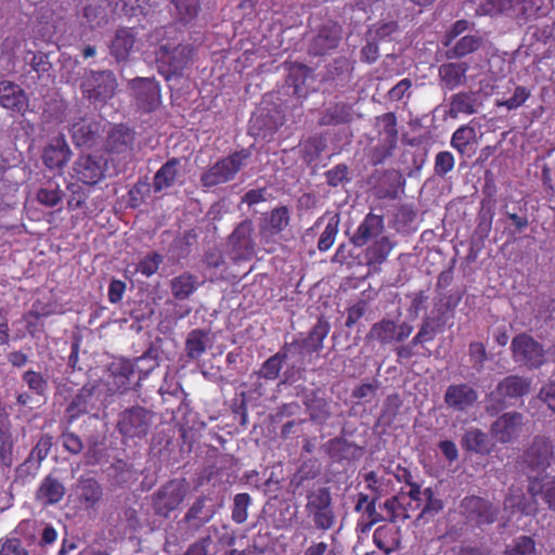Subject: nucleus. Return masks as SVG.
<instances>
[{"instance_id":"1","label":"nucleus","mask_w":555,"mask_h":555,"mask_svg":"<svg viewBox=\"0 0 555 555\" xmlns=\"http://www.w3.org/2000/svg\"><path fill=\"white\" fill-rule=\"evenodd\" d=\"M250 157L251 152L249 149H241L218 159L201 175L199 181L202 186L210 189L232 181Z\"/></svg>"},{"instance_id":"2","label":"nucleus","mask_w":555,"mask_h":555,"mask_svg":"<svg viewBox=\"0 0 555 555\" xmlns=\"http://www.w3.org/2000/svg\"><path fill=\"white\" fill-rule=\"evenodd\" d=\"M531 379L519 375H508L498 383L487 396L486 411L494 416L507 408L508 399H518L529 393Z\"/></svg>"},{"instance_id":"3","label":"nucleus","mask_w":555,"mask_h":555,"mask_svg":"<svg viewBox=\"0 0 555 555\" xmlns=\"http://www.w3.org/2000/svg\"><path fill=\"white\" fill-rule=\"evenodd\" d=\"M305 512L318 530L327 531L336 522L330 489L320 487L307 492Z\"/></svg>"},{"instance_id":"4","label":"nucleus","mask_w":555,"mask_h":555,"mask_svg":"<svg viewBox=\"0 0 555 555\" xmlns=\"http://www.w3.org/2000/svg\"><path fill=\"white\" fill-rule=\"evenodd\" d=\"M193 55V48L190 44H160L155 51V60L159 74L169 80L173 76H182L184 68Z\"/></svg>"},{"instance_id":"5","label":"nucleus","mask_w":555,"mask_h":555,"mask_svg":"<svg viewBox=\"0 0 555 555\" xmlns=\"http://www.w3.org/2000/svg\"><path fill=\"white\" fill-rule=\"evenodd\" d=\"M117 79L111 70L86 72L80 89L86 99L93 104H105L111 100L117 89Z\"/></svg>"},{"instance_id":"6","label":"nucleus","mask_w":555,"mask_h":555,"mask_svg":"<svg viewBox=\"0 0 555 555\" xmlns=\"http://www.w3.org/2000/svg\"><path fill=\"white\" fill-rule=\"evenodd\" d=\"M460 515L475 527L492 525L498 520L499 506L479 495H466L459 505Z\"/></svg>"},{"instance_id":"7","label":"nucleus","mask_w":555,"mask_h":555,"mask_svg":"<svg viewBox=\"0 0 555 555\" xmlns=\"http://www.w3.org/2000/svg\"><path fill=\"white\" fill-rule=\"evenodd\" d=\"M154 413L144 406L134 405L120 412L117 422L119 434L127 439H142L153 425Z\"/></svg>"},{"instance_id":"8","label":"nucleus","mask_w":555,"mask_h":555,"mask_svg":"<svg viewBox=\"0 0 555 555\" xmlns=\"http://www.w3.org/2000/svg\"><path fill=\"white\" fill-rule=\"evenodd\" d=\"M228 245L233 260H251L257 247L254 222L250 219L240 222L229 235Z\"/></svg>"},{"instance_id":"9","label":"nucleus","mask_w":555,"mask_h":555,"mask_svg":"<svg viewBox=\"0 0 555 555\" xmlns=\"http://www.w3.org/2000/svg\"><path fill=\"white\" fill-rule=\"evenodd\" d=\"M515 362H519L529 369H539L545 363V350L543 346L527 333L517 334L511 344Z\"/></svg>"},{"instance_id":"10","label":"nucleus","mask_w":555,"mask_h":555,"mask_svg":"<svg viewBox=\"0 0 555 555\" xmlns=\"http://www.w3.org/2000/svg\"><path fill=\"white\" fill-rule=\"evenodd\" d=\"M186 494L184 480L171 479L153 494V508L156 515L168 517L183 502Z\"/></svg>"},{"instance_id":"11","label":"nucleus","mask_w":555,"mask_h":555,"mask_svg":"<svg viewBox=\"0 0 555 555\" xmlns=\"http://www.w3.org/2000/svg\"><path fill=\"white\" fill-rule=\"evenodd\" d=\"M129 88L140 111L151 113L162 104L160 83L156 79L137 77L129 82Z\"/></svg>"},{"instance_id":"12","label":"nucleus","mask_w":555,"mask_h":555,"mask_svg":"<svg viewBox=\"0 0 555 555\" xmlns=\"http://www.w3.org/2000/svg\"><path fill=\"white\" fill-rule=\"evenodd\" d=\"M78 181L87 185H95L103 180L108 170V160L104 155H80L73 167Z\"/></svg>"},{"instance_id":"13","label":"nucleus","mask_w":555,"mask_h":555,"mask_svg":"<svg viewBox=\"0 0 555 555\" xmlns=\"http://www.w3.org/2000/svg\"><path fill=\"white\" fill-rule=\"evenodd\" d=\"M413 332V326L408 322L397 324L389 319H383L374 323L366 335V340L378 341L382 345H392L405 340Z\"/></svg>"},{"instance_id":"14","label":"nucleus","mask_w":555,"mask_h":555,"mask_svg":"<svg viewBox=\"0 0 555 555\" xmlns=\"http://www.w3.org/2000/svg\"><path fill=\"white\" fill-rule=\"evenodd\" d=\"M343 28L336 22H327L322 25L309 46V53L322 56L335 50L341 40Z\"/></svg>"},{"instance_id":"15","label":"nucleus","mask_w":555,"mask_h":555,"mask_svg":"<svg viewBox=\"0 0 555 555\" xmlns=\"http://www.w3.org/2000/svg\"><path fill=\"white\" fill-rule=\"evenodd\" d=\"M524 416L519 412H507L498 417L491 425L492 437L501 443L515 440L521 430Z\"/></svg>"},{"instance_id":"16","label":"nucleus","mask_w":555,"mask_h":555,"mask_svg":"<svg viewBox=\"0 0 555 555\" xmlns=\"http://www.w3.org/2000/svg\"><path fill=\"white\" fill-rule=\"evenodd\" d=\"M553 456L551 440L544 436H537L525 451L524 462L533 470H544L550 466Z\"/></svg>"},{"instance_id":"17","label":"nucleus","mask_w":555,"mask_h":555,"mask_svg":"<svg viewBox=\"0 0 555 555\" xmlns=\"http://www.w3.org/2000/svg\"><path fill=\"white\" fill-rule=\"evenodd\" d=\"M384 230V217L382 215L369 212L351 235L350 242L356 247H363L370 242L378 240Z\"/></svg>"},{"instance_id":"18","label":"nucleus","mask_w":555,"mask_h":555,"mask_svg":"<svg viewBox=\"0 0 555 555\" xmlns=\"http://www.w3.org/2000/svg\"><path fill=\"white\" fill-rule=\"evenodd\" d=\"M0 106L24 115L29 106V99L23 88L10 80L0 81Z\"/></svg>"},{"instance_id":"19","label":"nucleus","mask_w":555,"mask_h":555,"mask_svg":"<svg viewBox=\"0 0 555 555\" xmlns=\"http://www.w3.org/2000/svg\"><path fill=\"white\" fill-rule=\"evenodd\" d=\"M135 131L124 125H115L107 134L105 147L109 154H126L133 149Z\"/></svg>"},{"instance_id":"20","label":"nucleus","mask_w":555,"mask_h":555,"mask_svg":"<svg viewBox=\"0 0 555 555\" xmlns=\"http://www.w3.org/2000/svg\"><path fill=\"white\" fill-rule=\"evenodd\" d=\"M478 399L477 391L467 384L450 385L444 393L446 404L454 411H466L473 406Z\"/></svg>"},{"instance_id":"21","label":"nucleus","mask_w":555,"mask_h":555,"mask_svg":"<svg viewBox=\"0 0 555 555\" xmlns=\"http://www.w3.org/2000/svg\"><path fill=\"white\" fill-rule=\"evenodd\" d=\"M94 391V386H83L72 399L65 410L68 423H74L94 408L96 401Z\"/></svg>"},{"instance_id":"22","label":"nucleus","mask_w":555,"mask_h":555,"mask_svg":"<svg viewBox=\"0 0 555 555\" xmlns=\"http://www.w3.org/2000/svg\"><path fill=\"white\" fill-rule=\"evenodd\" d=\"M70 149L63 138L53 139L42 153L43 164L49 169H63L70 157Z\"/></svg>"},{"instance_id":"23","label":"nucleus","mask_w":555,"mask_h":555,"mask_svg":"<svg viewBox=\"0 0 555 555\" xmlns=\"http://www.w3.org/2000/svg\"><path fill=\"white\" fill-rule=\"evenodd\" d=\"M180 159L176 157L168 159L162 165L153 178L152 186L155 193L163 192L176 185L180 178Z\"/></svg>"},{"instance_id":"24","label":"nucleus","mask_w":555,"mask_h":555,"mask_svg":"<svg viewBox=\"0 0 555 555\" xmlns=\"http://www.w3.org/2000/svg\"><path fill=\"white\" fill-rule=\"evenodd\" d=\"M469 65L466 62L444 63L438 68V75L443 88L454 90L466 81Z\"/></svg>"},{"instance_id":"25","label":"nucleus","mask_w":555,"mask_h":555,"mask_svg":"<svg viewBox=\"0 0 555 555\" xmlns=\"http://www.w3.org/2000/svg\"><path fill=\"white\" fill-rule=\"evenodd\" d=\"M65 494L64 485L54 476L48 475L40 482L36 499L43 506L57 504Z\"/></svg>"},{"instance_id":"26","label":"nucleus","mask_w":555,"mask_h":555,"mask_svg":"<svg viewBox=\"0 0 555 555\" xmlns=\"http://www.w3.org/2000/svg\"><path fill=\"white\" fill-rule=\"evenodd\" d=\"M330 330V323L324 318H319L307 337L296 340L291 345H297L300 349L307 350L310 353L319 352L323 348V341L328 335Z\"/></svg>"},{"instance_id":"27","label":"nucleus","mask_w":555,"mask_h":555,"mask_svg":"<svg viewBox=\"0 0 555 555\" xmlns=\"http://www.w3.org/2000/svg\"><path fill=\"white\" fill-rule=\"evenodd\" d=\"M400 540V528L393 525H382L373 533L375 546L386 555H389L399 547Z\"/></svg>"},{"instance_id":"28","label":"nucleus","mask_w":555,"mask_h":555,"mask_svg":"<svg viewBox=\"0 0 555 555\" xmlns=\"http://www.w3.org/2000/svg\"><path fill=\"white\" fill-rule=\"evenodd\" d=\"M76 492L79 502L88 508L94 507L103 496L102 486L92 477L81 476L78 480Z\"/></svg>"},{"instance_id":"29","label":"nucleus","mask_w":555,"mask_h":555,"mask_svg":"<svg viewBox=\"0 0 555 555\" xmlns=\"http://www.w3.org/2000/svg\"><path fill=\"white\" fill-rule=\"evenodd\" d=\"M477 93L473 91H461L450 98L449 116L457 118L459 115H473L477 112Z\"/></svg>"},{"instance_id":"30","label":"nucleus","mask_w":555,"mask_h":555,"mask_svg":"<svg viewBox=\"0 0 555 555\" xmlns=\"http://www.w3.org/2000/svg\"><path fill=\"white\" fill-rule=\"evenodd\" d=\"M196 275L190 272H183L170 280V292L178 301L189 299L199 287Z\"/></svg>"},{"instance_id":"31","label":"nucleus","mask_w":555,"mask_h":555,"mask_svg":"<svg viewBox=\"0 0 555 555\" xmlns=\"http://www.w3.org/2000/svg\"><path fill=\"white\" fill-rule=\"evenodd\" d=\"M352 120V107L348 103L337 102L328 105L319 119L321 126H338Z\"/></svg>"},{"instance_id":"32","label":"nucleus","mask_w":555,"mask_h":555,"mask_svg":"<svg viewBox=\"0 0 555 555\" xmlns=\"http://www.w3.org/2000/svg\"><path fill=\"white\" fill-rule=\"evenodd\" d=\"M291 222V210L287 206H278L267 214L264 224L261 227L262 233L278 235L282 233Z\"/></svg>"},{"instance_id":"33","label":"nucleus","mask_w":555,"mask_h":555,"mask_svg":"<svg viewBox=\"0 0 555 555\" xmlns=\"http://www.w3.org/2000/svg\"><path fill=\"white\" fill-rule=\"evenodd\" d=\"M395 246L396 243L386 235L373 241L365 249L366 264L369 267L383 264Z\"/></svg>"},{"instance_id":"34","label":"nucleus","mask_w":555,"mask_h":555,"mask_svg":"<svg viewBox=\"0 0 555 555\" xmlns=\"http://www.w3.org/2000/svg\"><path fill=\"white\" fill-rule=\"evenodd\" d=\"M135 36L131 28H120L116 31L111 43V54L118 61L128 59L133 46Z\"/></svg>"},{"instance_id":"35","label":"nucleus","mask_w":555,"mask_h":555,"mask_svg":"<svg viewBox=\"0 0 555 555\" xmlns=\"http://www.w3.org/2000/svg\"><path fill=\"white\" fill-rule=\"evenodd\" d=\"M483 44V38L478 35H465L454 42L452 47L446 52L449 60L463 59L476 51Z\"/></svg>"},{"instance_id":"36","label":"nucleus","mask_w":555,"mask_h":555,"mask_svg":"<svg viewBox=\"0 0 555 555\" xmlns=\"http://www.w3.org/2000/svg\"><path fill=\"white\" fill-rule=\"evenodd\" d=\"M292 345L285 344L280 351L268 358L256 374L264 379L274 380L279 377L283 362L288 357Z\"/></svg>"},{"instance_id":"37","label":"nucleus","mask_w":555,"mask_h":555,"mask_svg":"<svg viewBox=\"0 0 555 555\" xmlns=\"http://www.w3.org/2000/svg\"><path fill=\"white\" fill-rule=\"evenodd\" d=\"M99 124L95 121L81 120L73 125L72 138L78 146H92L99 133Z\"/></svg>"},{"instance_id":"38","label":"nucleus","mask_w":555,"mask_h":555,"mask_svg":"<svg viewBox=\"0 0 555 555\" xmlns=\"http://www.w3.org/2000/svg\"><path fill=\"white\" fill-rule=\"evenodd\" d=\"M528 492L532 496L541 495L548 508L555 511V476L550 479L531 478Z\"/></svg>"},{"instance_id":"39","label":"nucleus","mask_w":555,"mask_h":555,"mask_svg":"<svg viewBox=\"0 0 555 555\" xmlns=\"http://www.w3.org/2000/svg\"><path fill=\"white\" fill-rule=\"evenodd\" d=\"M462 447L466 451L478 454H488L491 451L488 435L479 428H470L465 431L462 438Z\"/></svg>"},{"instance_id":"40","label":"nucleus","mask_w":555,"mask_h":555,"mask_svg":"<svg viewBox=\"0 0 555 555\" xmlns=\"http://www.w3.org/2000/svg\"><path fill=\"white\" fill-rule=\"evenodd\" d=\"M525 2V0H482L477 9L480 14L498 16L511 14Z\"/></svg>"},{"instance_id":"41","label":"nucleus","mask_w":555,"mask_h":555,"mask_svg":"<svg viewBox=\"0 0 555 555\" xmlns=\"http://www.w3.org/2000/svg\"><path fill=\"white\" fill-rule=\"evenodd\" d=\"M356 446L343 437H335L323 446L325 453L334 461L341 462L349 460Z\"/></svg>"},{"instance_id":"42","label":"nucleus","mask_w":555,"mask_h":555,"mask_svg":"<svg viewBox=\"0 0 555 555\" xmlns=\"http://www.w3.org/2000/svg\"><path fill=\"white\" fill-rule=\"evenodd\" d=\"M310 421L319 425H324L331 417V403L321 397H313L306 403Z\"/></svg>"},{"instance_id":"43","label":"nucleus","mask_w":555,"mask_h":555,"mask_svg":"<svg viewBox=\"0 0 555 555\" xmlns=\"http://www.w3.org/2000/svg\"><path fill=\"white\" fill-rule=\"evenodd\" d=\"M208 334L204 330H192L185 340V352L186 356L196 360L199 359L206 351V345L208 340Z\"/></svg>"},{"instance_id":"44","label":"nucleus","mask_w":555,"mask_h":555,"mask_svg":"<svg viewBox=\"0 0 555 555\" xmlns=\"http://www.w3.org/2000/svg\"><path fill=\"white\" fill-rule=\"evenodd\" d=\"M378 122L382 125L380 134L384 135L383 142L390 145V149H397L398 144V129L397 117L392 112L385 113L377 117Z\"/></svg>"},{"instance_id":"45","label":"nucleus","mask_w":555,"mask_h":555,"mask_svg":"<svg viewBox=\"0 0 555 555\" xmlns=\"http://www.w3.org/2000/svg\"><path fill=\"white\" fill-rule=\"evenodd\" d=\"M475 128L463 125L453 132L450 144L459 154L465 155L468 146L475 141Z\"/></svg>"},{"instance_id":"46","label":"nucleus","mask_w":555,"mask_h":555,"mask_svg":"<svg viewBox=\"0 0 555 555\" xmlns=\"http://www.w3.org/2000/svg\"><path fill=\"white\" fill-rule=\"evenodd\" d=\"M63 191L57 183L52 181L47 182L37 192V201L47 207L53 208L57 206L63 199Z\"/></svg>"},{"instance_id":"47","label":"nucleus","mask_w":555,"mask_h":555,"mask_svg":"<svg viewBox=\"0 0 555 555\" xmlns=\"http://www.w3.org/2000/svg\"><path fill=\"white\" fill-rule=\"evenodd\" d=\"M177 10L179 21L185 25L192 23L201 10L199 0H171Z\"/></svg>"},{"instance_id":"48","label":"nucleus","mask_w":555,"mask_h":555,"mask_svg":"<svg viewBox=\"0 0 555 555\" xmlns=\"http://www.w3.org/2000/svg\"><path fill=\"white\" fill-rule=\"evenodd\" d=\"M22 379L33 395L46 397L49 388V382L40 372L27 370L23 373Z\"/></svg>"},{"instance_id":"49","label":"nucleus","mask_w":555,"mask_h":555,"mask_svg":"<svg viewBox=\"0 0 555 555\" xmlns=\"http://www.w3.org/2000/svg\"><path fill=\"white\" fill-rule=\"evenodd\" d=\"M338 228L339 217L337 215L331 216L318 241V249L320 251H327L334 245Z\"/></svg>"},{"instance_id":"50","label":"nucleus","mask_w":555,"mask_h":555,"mask_svg":"<svg viewBox=\"0 0 555 555\" xmlns=\"http://www.w3.org/2000/svg\"><path fill=\"white\" fill-rule=\"evenodd\" d=\"M401 406L402 400L398 393L388 395L384 401L378 422L384 425H391L395 422Z\"/></svg>"},{"instance_id":"51","label":"nucleus","mask_w":555,"mask_h":555,"mask_svg":"<svg viewBox=\"0 0 555 555\" xmlns=\"http://www.w3.org/2000/svg\"><path fill=\"white\" fill-rule=\"evenodd\" d=\"M503 555H535V542L531 537L520 535L506 546Z\"/></svg>"},{"instance_id":"52","label":"nucleus","mask_w":555,"mask_h":555,"mask_svg":"<svg viewBox=\"0 0 555 555\" xmlns=\"http://www.w3.org/2000/svg\"><path fill=\"white\" fill-rule=\"evenodd\" d=\"M250 503L251 498L248 493H237L234 496L231 517L235 524L241 525L247 520Z\"/></svg>"},{"instance_id":"53","label":"nucleus","mask_w":555,"mask_h":555,"mask_svg":"<svg viewBox=\"0 0 555 555\" xmlns=\"http://www.w3.org/2000/svg\"><path fill=\"white\" fill-rule=\"evenodd\" d=\"M164 258L157 251L147 253L137 264L135 271L144 275L145 278H150L155 274L159 266L162 264Z\"/></svg>"},{"instance_id":"54","label":"nucleus","mask_w":555,"mask_h":555,"mask_svg":"<svg viewBox=\"0 0 555 555\" xmlns=\"http://www.w3.org/2000/svg\"><path fill=\"white\" fill-rule=\"evenodd\" d=\"M70 195L67 199L69 210H83L87 208L89 192L81 185L72 184L69 186Z\"/></svg>"},{"instance_id":"55","label":"nucleus","mask_w":555,"mask_h":555,"mask_svg":"<svg viewBox=\"0 0 555 555\" xmlns=\"http://www.w3.org/2000/svg\"><path fill=\"white\" fill-rule=\"evenodd\" d=\"M330 186L337 188L350 181L349 168L346 164H337L325 173Z\"/></svg>"},{"instance_id":"56","label":"nucleus","mask_w":555,"mask_h":555,"mask_svg":"<svg viewBox=\"0 0 555 555\" xmlns=\"http://www.w3.org/2000/svg\"><path fill=\"white\" fill-rule=\"evenodd\" d=\"M13 439L8 429L0 428V464L9 467L13 460Z\"/></svg>"},{"instance_id":"57","label":"nucleus","mask_w":555,"mask_h":555,"mask_svg":"<svg viewBox=\"0 0 555 555\" xmlns=\"http://www.w3.org/2000/svg\"><path fill=\"white\" fill-rule=\"evenodd\" d=\"M424 500L425 504L420 514L422 518L435 516L443 508L442 501L435 496V492L431 488L424 489Z\"/></svg>"},{"instance_id":"58","label":"nucleus","mask_w":555,"mask_h":555,"mask_svg":"<svg viewBox=\"0 0 555 555\" xmlns=\"http://www.w3.org/2000/svg\"><path fill=\"white\" fill-rule=\"evenodd\" d=\"M0 555H30L22 541L15 537L5 535L0 539Z\"/></svg>"},{"instance_id":"59","label":"nucleus","mask_w":555,"mask_h":555,"mask_svg":"<svg viewBox=\"0 0 555 555\" xmlns=\"http://www.w3.org/2000/svg\"><path fill=\"white\" fill-rule=\"evenodd\" d=\"M383 508L387 513L385 519L391 522H395L398 519H405L409 517L402 504L400 503L398 496H391L387 499L383 504Z\"/></svg>"},{"instance_id":"60","label":"nucleus","mask_w":555,"mask_h":555,"mask_svg":"<svg viewBox=\"0 0 555 555\" xmlns=\"http://www.w3.org/2000/svg\"><path fill=\"white\" fill-rule=\"evenodd\" d=\"M513 501V498L506 500V502H509L511 507L516 508L517 512H519L522 515H535L539 509L537 496L530 495V498H525L522 495L521 498L518 499L516 503H514Z\"/></svg>"},{"instance_id":"61","label":"nucleus","mask_w":555,"mask_h":555,"mask_svg":"<svg viewBox=\"0 0 555 555\" xmlns=\"http://www.w3.org/2000/svg\"><path fill=\"white\" fill-rule=\"evenodd\" d=\"M455 165L454 156L449 151L439 152L435 157V172L439 177H444L453 170Z\"/></svg>"},{"instance_id":"62","label":"nucleus","mask_w":555,"mask_h":555,"mask_svg":"<svg viewBox=\"0 0 555 555\" xmlns=\"http://www.w3.org/2000/svg\"><path fill=\"white\" fill-rule=\"evenodd\" d=\"M324 144L321 140L312 138L309 139L302 146V158L307 164L315 162L322 154Z\"/></svg>"},{"instance_id":"63","label":"nucleus","mask_w":555,"mask_h":555,"mask_svg":"<svg viewBox=\"0 0 555 555\" xmlns=\"http://www.w3.org/2000/svg\"><path fill=\"white\" fill-rule=\"evenodd\" d=\"M530 96V90L524 86L515 88L514 93L508 99L500 103L501 106H505L507 109H516L520 107Z\"/></svg>"},{"instance_id":"64","label":"nucleus","mask_w":555,"mask_h":555,"mask_svg":"<svg viewBox=\"0 0 555 555\" xmlns=\"http://www.w3.org/2000/svg\"><path fill=\"white\" fill-rule=\"evenodd\" d=\"M411 88L412 80L410 78H403L388 91L387 98L391 102H399L405 96L410 98L412 94Z\"/></svg>"}]
</instances>
